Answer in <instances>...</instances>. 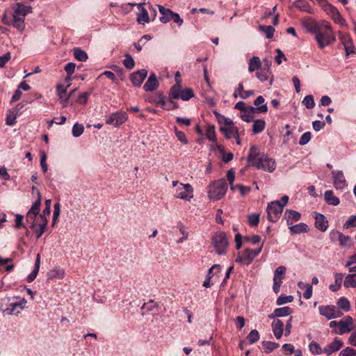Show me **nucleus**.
Returning a JSON list of instances; mask_svg holds the SVG:
<instances>
[{
    "label": "nucleus",
    "instance_id": "obj_1",
    "mask_svg": "<svg viewBox=\"0 0 356 356\" xmlns=\"http://www.w3.org/2000/svg\"><path fill=\"white\" fill-rule=\"evenodd\" d=\"M315 35V40L321 49H324L336 41V37L330 24L327 22H322L315 24L312 29Z\"/></svg>",
    "mask_w": 356,
    "mask_h": 356
},
{
    "label": "nucleus",
    "instance_id": "obj_2",
    "mask_svg": "<svg viewBox=\"0 0 356 356\" xmlns=\"http://www.w3.org/2000/svg\"><path fill=\"white\" fill-rule=\"evenodd\" d=\"M13 19L12 25L19 31H23L25 29V17L32 13V7L23 2H19L13 6Z\"/></svg>",
    "mask_w": 356,
    "mask_h": 356
},
{
    "label": "nucleus",
    "instance_id": "obj_3",
    "mask_svg": "<svg viewBox=\"0 0 356 356\" xmlns=\"http://www.w3.org/2000/svg\"><path fill=\"white\" fill-rule=\"evenodd\" d=\"M213 113L220 124L219 131L224 135L225 138L229 140L234 138L238 132V129L234 125L233 121L230 118L220 114L216 111H213Z\"/></svg>",
    "mask_w": 356,
    "mask_h": 356
},
{
    "label": "nucleus",
    "instance_id": "obj_4",
    "mask_svg": "<svg viewBox=\"0 0 356 356\" xmlns=\"http://www.w3.org/2000/svg\"><path fill=\"white\" fill-rule=\"evenodd\" d=\"M289 201V197L284 195L280 200L273 201L266 207L267 218L270 222H277L281 216L284 207Z\"/></svg>",
    "mask_w": 356,
    "mask_h": 356
},
{
    "label": "nucleus",
    "instance_id": "obj_5",
    "mask_svg": "<svg viewBox=\"0 0 356 356\" xmlns=\"http://www.w3.org/2000/svg\"><path fill=\"white\" fill-rule=\"evenodd\" d=\"M227 184L225 179H219L209 184L208 196L211 200H219L226 193Z\"/></svg>",
    "mask_w": 356,
    "mask_h": 356
},
{
    "label": "nucleus",
    "instance_id": "obj_6",
    "mask_svg": "<svg viewBox=\"0 0 356 356\" xmlns=\"http://www.w3.org/2000/svg\"><path fill=\"white\" fill-rule=\"evenodd\" d=\"M211 243L218 254L221 255L226 253L229 243L225 232L216 233L211 238Z\"/></svg>",
    "mask_w": 356,
    "mask_h": 356
},
{
    "label": "nucleus",
    "instance_id": "obj_7",
    "mask_svg": "<svg viewBox=\"0 0 356 356\" xmlns=\"http://www.w3.org/2000/svg\"><path fill=\"white\" fill-rule=\"evenodd\" d=\"M175 197L177 198L191 201L193 197V188L190 184H180L176 188Z\"/></svg>",
    "mask_w": 356,
    "mask_h": 356
},
{
    "label": "nucleus",
    "instance_id": "obj_8",
    "mask_svg": "<svg viewBox=\"0 0 356 356\" xmlns=\"http://www.w3.org/2000/svg\"><path fill=\"white\" fill-rule=\"evenodd\" d=\"M255 167L257 169H262L265 171L273 172L275 170L276 163L273 159L263 154L258 159L257 162L255 163Z\"/></svg>",
    "mask_w": 356,
    "mask_h": 356
},
{
    "label": "nucleus",
    "instance_id": "obj_9",
    "mask_svg": "<svg viewBox=\"0 0 356 356\" xmlns=\"http://www.w3.org/2000/svg\"><path fill=\"white\" fill-rule=\"evenodd\" d=\"M322 7L323 10L330 16V17L334 21L335 23L341 26L346 25L345 19L341 16L337 8L328 3L323 4Z\"/></svg>",
    "mask_w": 356,
    "mask_h": 356
},
{
    "label": "nucleus",
    "instance_id": "obj_10",
    "mask_svg": "<svg viewBox=\"0 0 356 356\" xmlns=\"http://www.w3.org/2000/svg\"><path fill=\"white\" fill-rule=\"evenodd\" d=\"M263 244L257 249L252 250L247 248L244 250L242 257H238L236 262L249 265L252 263L253 259L261 252Z\"/></svg>",
    "mask_w": 356,
    "mask_h": 356
},
{
    "label": "nucleus",
    "instance_id": "obj_11",
    "mask_svg": "<svg viewBox=\"0 0 356 356\" xmlns=\"http://www.w3.org/2000/svg\"><path fill=\"white\" fill-rule=\"evenodd\" d=\"M321 315L325 316L327 319L339 318L343 313L334 305H322L318 307Z\"/></svg>",
    "mask_w": 356,
    "mask_h": 356
},
{
    "label": "nucleus",
    "instance_id": "obj_12",
    "mask_svg": "<svg viewBox=\"0 0 356 356\" xmlns=\"http://www.w3.org/2000/svg\"><path fill=\"white\" fill-rule=\"evenodd\" d=\"M286 268L284 266L277 267L274 272L273 289L275 293H278L282 284V280L285 277Z\"/></svg>",
    "mask_w": 356,
    "mask_h": 356
},
{
    "label": "nucleus",
    "instance_id": "obj_13",
    "mask_svg": "<svg viewBox=\"0 0 356 356\" xmlns=\"http://www.w3.org/2000/svg\"><path fill=\"white\" fill-rule=\"evenodd\" d=\"M40 205L39 200H35L26 213V221L30 223L31 228H34L38 225V215L40 211Z\"/></svg>",
    "mask_w": 356,
    "mask_h": 356
},
{
    "label": "nucleus",
    "instance_id": "obj_14",
    "mask_svg": "<svg viewBox=\"0 0 356 356\" xmlns=\"http://www.w3.org/2000/svg\"><path fill=\"white\" fill-rule=\"evenodd\" d=\"M131 6H137L140 13L137 15V22L140 24H145L150 22V17H149L148 8L147 9L145 6H147V3H129Z\"/></svg>",
    "mask_w": 356,
    "mask_h": 356
},
{
    "label": "nucleus",
    "instance_id": "obj_15",
    "mask_svg": "<svg viewBox=\"0 0 356 356\" xmlns=\"http://www.w3.org/2000/svg\"><path fill=\"white\" fill-rule=\"evenodd\" d=\"M333 186L337 190H342L347 187V181L342 170H332Z\"/></svg>",
    "mask_w": 356,
    "mask_h": 356
},
{
    "label": "nucleus",
    "instance_id": "obj_16",
    "mask_svg": "<svg viewBox=\"0 0 356 356\" xmlns=\"http://www.w3.org/2000/svg\"><path fill=\"white\" fill-rule=\"evenodd\" d=\"M127 120V115L125 112L118 111L108 116L106 120V123L107 124L118 127L124 123Z\"/></svg>",
    "mask_w": 356,
    "mask_h": 356
},
{
    "label": "nucleus",
    "instance_id": "obj_17",
    "mask_svg": "<svg viewBox=\"0 0 356 356\" xmlns=\"http://www.w3.org/2000/svg\"><path fill=\"white\" fill-rule=\"evenodd\" d=\"M353 320L350 316H346L339 321V331H333L336 334H343L350 332L353 329Z\"/></svg>",
    "mask_w": 356,
    "mask_h": 356
},
{
    "label": "nucleus",
    "instance_id": "obj_18",
    "mask_svg": "<svg viewBox=\"0 0 356 356\" xmlns=\"http://www.w3.org/2000/svg\"><path fill=\"white\" fill-rule=\"evenodd\" d=\"M26 302L23 298L19 302L10 303L8 307L3 309V312L6 315L18 314L25 307Z\"/></svg>",
    "mask_w": 356,
    "mask_h": 356
},
{
    "label": "nucleus",
    "instance_id": "obj_19",
    "mask_svg": "<svg viewBox=\"0 0 356 356\" xmlns=\"http://www.w3.org/2000/svg\"><path fill=\"white\" fill-rule=\"evenodd\" d=\"M147 76V71L145 69H141L132 73L130 76V80L134 86L140 87Z\"/></svg>",
    "mask_w": 356,
    "mask_h": 356
},
{
    "label": "nucleus",
    "instance_id": "obj_20",
    "mask_svg": "<svg viewBox=\"0 0 356 356\" xmlns=\"http://www.w3.org/2000/svg\"><path fill=\"white\" fill-rule=\"evenodd\" d=\"M159 11L161 14L159 21L163 24H166L171 21V17L173 15L174 12L169 8H166L161 5H156Z\"/></svg>",
    "mask_w": 356,
    "mask_h": 356
},
{
    "label": "nucleus",
    "instance_id": "obj_21",
    "mask_svg": "<svg viewBox=\"0 0 356 356\" xmlns=\"http://www.w3.org/2000/svg\"><path fill=\"white\" fill-rule=\"evenodd\" d=\"M315 227L321 232H325L328 227V221L323 214L315 213Z\"/></svg>",
    "mask_w": 356,
    "mask_h": 356
},
{
    "label": "nucleus",
    "instance_id": "obj_22",
    "mask_svg": "<svg viewBox=\"0 0 356 356\" xmlns=\"http://www.w3.org/2000/svg\"><path fill=\"white\" fill-rule=\"evenodd\" d=\"M343 346V342L338 338H335L334 340L330 344L327 345L324 349L323 353L327 355H330L332 353L338 351Z\"/></svg>",
    "mask_w": 356,
    "mask_h": 356
},
{
    "label": "nucleus",
    "instance_id": "obj_23",
    "mask_svg": "<svg viewBox=\"0 0 356 356\" xmlns=\"http://www.w3.org/2000/svg\"><path fill=\"white\" fill-rule=\"evenodd\" d=\"M159 86V82L155 74L152 73L148 77L147 81L143 86V89L146 92H152L157 89Z\"/></svg>",
    "mask_w": 356,
    "mask_h": 356
},
{
    "label": "nucleus",
    "instance_id": "obj_24",
    "mask_svg": "<svg viewBox=\"0 0 356 356\" xmlns=\"http://www.w3.org/2000/svg\"><path fill=\"white\" fill-rule=\"evenodd\" d=\"M150 103L155 104L157 106H160L164 109L171 110L172 107L166 106V99L161 93H156L154 95L149 97L148 100Z\"/></svg>",
    "mask_w": 356,
    "mask_h": 356
},
{
    "label": "nucleus",
    "instance_id": "obj_25",
    "mask_svg": "<svg viewBox=\"0 0 356 356\" xmlns=\"http://www.w3.org/2000/svg\"><path fill=\"white\" fill-rule=\"evenodd\" d=\"M272 330L276 339L282 337L284 331V323L281 320H274L272 323Z\"/></svg>",
    "mask_w": 356,
    "mask_h": 356
},
{
    "label": "nucleus",
    "instance_id": "obj_26",
    "mask_svg": "<svg viewBox=\"0 0 356 356\" xmlns=\"http://www.w3.org/2000/svg\"><path fill=\"white\" fill-rule=\"evenodd\" d=\"M301 215L298 211L286 209L285 211V218L288 225H291L294 222H297L300 219Z\"/></svg>",
    "mask_w": 356,
    "mask_h": 356
},
{
    "label": "nucleus",
    "instance_id": "obj_27",
    "mask_svg": "<svg viewBox=\"0 0 356 356\" xmlns=\"http://www.w3.org/2000/svg\"><path fill=\"white\" fill-rule=\"evenodd\" d=\"M259 148L253 145L250 148L249 154L248 156V161L250 165H252L255 167V163L257 162L259 156Z\"/></svg>",
    "mask_w": 356,
    "mask_h": 356
},
{
    "label": "nucleus",
    "instance_id": "obj_28",
    "mask_svg": "<svg viewBox=\"0 0 356 356\" xmlns=\"http://www.w3.org/2000/svg\"><path fill=\"white\" fill-rule=\"evenodd\" d=\"M341 43L343 45L346 56L355 53V47L350 37L343 36L341 38Z\"/></svg>",
    "mask_w": 356,
    "mask_h": 356
},
{
    "label": "nucleus",
    "instance_id": "obj_29",
    "mask_svg": "<svg viewBox=\"0 0 356 356\" xmlns=\"http://www.w3.org/2000/svg\"><path fill=\"white\" fill-rule=\"evenodd\" d=\"M47 276L48 280L63 279L65 276V270L60 267H56L50 270Z\"/></svg>",
    "mask_w": 356,
    "mask_h": 356
},
{
    "label": "nucleus",
    "instance_id": "obj_30",
    "mask_svg": "<svg viewBox=\"0 0 356 356\" xmlns=\"http://www.w3.org/2000/svg\"><path fill=\"white\" fill-rule=\"evenodd\" d=\"M289 230L291 234H298L301 233H307L308 227L304 222H300L294 225H289Z\"/></svg>",
    "mask_w": 356,
    "mask_h": 356
},
{
    "label": "nucleus",
    "instance_id": "obj_31",
    "mask_svg": "<svg viewBox=\"0 0 356 356\" xmlns=\"http://www.w3.org/2000/svg\"><path fill=\"white\" fill-rule=\"evenodd\" d=\"M325 201L330 205L337 206L340 203L339 199L334 195L332 190L326 191L324 193Z\"/></svg>",
    "mask_w": 356,
    "mask_h": 356
},
{
    "label": "nucleus",
    "instance_id": "obj_32",
    "mask_svg": "<svg viewBox=\"0 0 356 356\" xmlns=\"http://www.w3.org/2000/svg\"><path fill=\"white\" fill-rule=\"evenodd\" d=\"M40 254H38L35 261V266L33 271L28 275L26 280L28 282H32L37 277V275L38 273L39 269H40Z\"/></svg>",
    "mask_w": 356,
    "mask_h": 356
},
{
    "label": "nucleus",
    "instance_id": "obj_33",
    "mask_svg": "<svg viewBox=\"0 0 356 356\" xmlns=\"http://www.w3.org/2000/svg\"><path fill=\"white\" fill-rule=\"evenodd\" d=\"M345 288H356V273H350L345 277L343 282Z\"/></svg>",
    "mask_w": 356,
    "mask_h": 356
},
{
    "label": "nucleus",
    "instance_id": "obj_34",
    "mask_svg": "<svg viewBox=\"0 0 356 356\" xmlns=\"http://www.w3.org/2000/svg\"><path fill=\"white\" fill-rule=\"evenodd\" d=\"M331 236L332 238L337 237L341 246H346L350 239V236H345L338 231L332 232Z\"/></svg>",
    "mask_w": 356,
    "mask_h": 356
},
{
    "label": "nucleus",
    "instance_id": "obj_35",
    "mask_svg": "<svg viewBox=\"0 0 356 356\" xmlns=\"http://www.w3.org/2000/svg\"><path fill=\"white\" fill-rule=\"evenodd\" d=\"M253 124H252V132L254 134H257L259 133H261L264 131L266 126V122L264 120L259 119V120H253Z\"/></svg>",
    "mask_w": 356,
    "mask_h": 356
},
{
    "label": "nucleus",
    "instance_id": "obj_36",
    "mask_svg": "<svg viewBox=\"0 0 356 356\" xmlns=\"http://www.w3.org/2000/svg\"><path fill=\"white\" fill-rule=\"evenodd\" d=\"M337 309L340 311L342 309L345 312H348L350 309V301L345 297L340 298L337 302Z\"/></svg>",
    "mask_w": 356,
    "mask_h": 356
},
{
    "label": "nucleus",
    "instance_id": "obj_37",
    "mask_svg": "<svg viewBox=\"0 0 356 356\" xmlns=\"http://www.w3.org/2000/svg\"><path fill=\"white\" fill-rule=\"evenodd\" d=\"M245 111L251 115H253L255 113H266L268 111V106L266 104H262L261 106L258 107L247 106Z\"/></svg>",
    "mask_w": 356,
    "mask_h": 356
},
{
    "label": "nucleus",
    "instance_id": "obj_38",
    "mask_svg": "<svg viewBox=\"0 0 356 356\" xmlns=\"http://www.w3.org/2000/svg\"><path fill=\"white\" fill-rule=\"evenodd\" d=\"M266 353H270L279 347V343L272 341H264L261 343Z\"/></svg>",
    "mask_w": 356,
    "mask_h": 356
},
{
    "label": "nucleus",
    "instance_id": "obj_39",
    "mask_svg": "<svg viewBox=\"0 0 356 356\" xmlns=\"http://www.w3.org/2000/svg\"><path fill=\"white\" fill-rule=\"evenodd\" d=\"M261 60L259 57L254 56L249 61L248 70L252 72L261 67Z\"/></svg>",
    "mask_w": 356,
    "mask_h": 356
},
{
    "label": "nucleus",
    "instance_id": "obj_40",
    "mask_svg": "<svg viewBox=\"0 0 356 356\" xmlns=\"http://www.w3.org/2000/svg\"><path fill=\"white\" fill-rule=\"evenodd\" d=\"M206 138L213 143H216V136L215 127L213 125H208L205 131Z\"/></svg>",
    "mask_w": 356,
    "mask_h": 356
},
{
    "label": "nucleus",
    "instance_id": "obj_41",
    "mask_svg": "<svg viewBox=\"0 0 356 356\" xmlns=\"http://www.w3.org/2000/svg\"><path fill=\"white\" fill-rule=\"evenodd\" d=\"M292 313V309L285 306L275 309V315L277 317H284L290 315Z\"/></svg>",
    "mask_w": 356,
    "mask_h": 356
},
{
    "label": "nucleus",
    "instance_id": "obj_42",
    "mask_svg": "<svg viewBox=\"0 0 356 356\" xmlns=\"http://www.w3.org/2000/svg\"><path fill=\"white\" fill-rule=\"evenodd\" d=\"M74 56L76 60L81 62H84L88 58L86 52L79 48L74 49Z\"/></svg>",
    "mask_w": 356,
    "mask_h": 356
},
{
    "label": "nucleus",
    "instance_id": "obj_43",
    "mask_svg": "<svg viewBox=\"0 0 356 356\" xmlns=\"http://www.w3.org/2000/svg\"><path fill=\"white\" fill-rule=\"evenodd\" d=\"M33 231V232L36 235L37 239H39L42 234L46 231L47 227L45 222H38V227L37 225L34 228H31Z\"/></svg>",
    "mask_w": 356,
    "mask_h": 356
},
{
    "label": "nucleus",
    "instance_id": "obj_44",
    "mask_svg": "<svg viewBox=\"0 0 356 356\" xmlns=\"http://www.w3.org/2000/svg\"><path fill=\"white\" fill-rule=\"evenodd\" d=\"M298 285L300 289L306 288V290L303 293L304 298L307 300L311 298L312 296V286L309 285L308 284H305L302 282H299Z\"/></svg>",
    "mask_w": 356,
    "mask_h": 356
},
{
    "label": "nucleus",
    "instance_id": "obj_45",
    "mask_svg": "<svg viewBox=\"0 0 356 356\" xmlns=\"http://www.w3.org/2000/svg\"><path fill=\"white\" fill-rule=\"evenodd\" d=\"M194 97V92L191 88L181 89L179 98L183 101H188Z\"/></svg>",
    "mask_w": 356,
    "mask_h": 356
},
{
    "label": "nucleus",
    "instance_id": "obj_46",
    "mask_svg": "<svg viewBox=\"0 0 356 356\" xmlns=\"http://www.w3.org/2000/svg\"><path fill=\"white\" fill-rule=\"evenodd\" d=\"M270 74V70H268V69L262 68L260 70V71H258L256 73V76L261 81H265L268 79Z\"/></svg>",
    "mask_w": 356,
    "mask_h": 356
},
{
    "label": "nucleus",
    "instance_id": "obj_47",
    "mask_svg": "<svg viewBox=\"0 0 356 356\" xmlns=\"http://www.w3.org/2000/svg\"><path fill=\"white\" fill-rule=\"evenodd\" d=\"M259 30L265 33L268 39L273 37L275 29L272 26H259Z\"/></svg>",
    "mask_w": 356,
    "mask_h": 356
},
{
    "label": "nucleus",
    "instance_id": "obj_48",
    "mask_svg": "<svg viewBox=\"0 0 356 356\" xmlns=\"http://www.w3.org/2000/svg\"><path fill=\"white\" fill-rule=\"evenodd\" d=\"M247 339L250 344L254 343L259 339V334L257 330H252L247 336Z\"/></svg>",
    "mask_w": 356,
    "mask_h": 356
},
{
    "label": "nucleus",
    "instance_id": "obj_49",
    "mask_svg": "<svg viewBox=\"0 0 356 356\" xmlns=\"http://www.w3.org/2000/svg\"><path fill=\"white\" fill-rule=\"evenodd\" d=\"M302 104L308 109L313 108L315 106L313 96L311 95L305 96L302 100Z\"/></svg>",
    "mask_w": 356,
    "mask_h": 356
},
{
    "label": "nucleus",
    "instance_id": "obj_50",
    "mask_svg": "<svg viewBox=\"0 0 356 356\" xmlns=\"http://www.w3.org/2000/svg\"><path fill=\"white\" fill-rule=\"evenodd\" d=\"M293 300V297L292 296H286L284 294H282L280 296L277 300L276 304L277 305H282L286 303L291 302Z\"/></svg>",
    "mask_w": 356,
    "mask_h": 356
},
{
    "label": "nucleus",
    "instance_id": "obj_51",
    "mask_svg": "<svg viewBox=\"0 0 356 356\" xmlns=\"http://www.w3.org/2000/svg\"><path fill=\"white\" fill-rule=\"evenodd\" d=\"M84 131V127L81 124L76 123L74 124L72 127V135L74 137H79L80 136Z\"/></svg>",
    "mask_w": 356,
    "mask_h": 356
},
{
    "label": "nucleus",
    "instance_id": "obj_52",
    "mask_svg": "<svg viewBox=\"0 0 356 356\" xmlns=\"http://www.w3.org/2000/svg\"><path fill=\"white\" fill-rule=\"evenodd\" d=\"M181 85L180 83H177L176 86H174L170 89V96L172 99H179L181 93Z\"/></svg>",
    "mask_w": 356,
    "mask_h": 356
},
{
    "label": "nucleus",
    "instance_id": "obj_53",
    "mask_svg": "<svg viewBox=\"0 0 356 356\" xmlns=\"http://www.w3.org/2000/svg\"><path fill=\"white\" fill-rule=\"evenodd\" d=\"M309 348L312 353L316 355H320L323 352L320 345L316 341H312L309 345Z\"/></svg>",
    "mask_w": 356,
    "mask_h": 356
},
{
    "label": "nucleus",
    "instance_id": "obj_54",
    "mask_svg": "<svg viewBox=\"0 0 356 356\" xmlns=\"http://www.w3.org/2000/svg\"><path fill=\"white\" fill-rule=\"evenodd\" d=\"M123 65L129 70H131L134 67L135 62L133 58L129 54L125 55V58L123 60Z\"/></svg>",
    "mask_w": 356,
    "mask_h": 356
},
{
    "label": "nucleus",
    "instance_id": "obj_55",
    "mask_svg": "<svg viewBox=\"0 0 356 356\" xmlns=\"http://www.w3.org/2000/svg\"><path fill=\"white\" fill-rule=\"evenodd\" d=\"M248 222L250 226H257L259 222V214L252 213L248 216Z\"/></svg>",
    "mask_w": 356,
    "mask_h": 356
},
{
    "label": "nucleus",
    "instance_id": "obj_56",
    "mask_svg": "<svg viewBox=\"0 0 356 356\" xmlns=\"http://www.w3.org/2000/svg\"><path fill=\"white\" fill-rule=\"evenodd\" d=\"M75 67H76V64L74 63H68L65 65L64 70H65V72H67V74L68 75L66 78V79L68 81H70V79H71L70 76L74 72Z\"/></svg>",
    "mask_w": 356,
    "mask_h": 356
},
{
    "label": "nucleus",
    "instance_id": "obj_57",
    "mask_svg": "<svg viewBox=\"0 0 356 356\" xmlns=\"http://www.w3.org/2000/svg\"><path fill=\"white\" fill-rule=\"evenodd\" d=\"M60 212V205L58 202L54 204L52 218V226L57 222Z\"/></svg>",
    "mask_w": 356,
    "mask_h": 356
},
{
    "label": "nucleus",
    "instance_id": "obj_58",
    "mask_svg": "<svg viewBox=\"0 0 356 356\" xmlns=\"http://www.w3.org/2000/svg\"><path fill=\"white\" fill-rule=\"evenodd\" d=\"M70 84H68L66 87H64L62 85H58L56 87L58 95L60 99V102L67 97V95H65L67 88H69Z\"/></svg>",
    "mask_w": 356,
    "mask_h": 356
},
{
    "label": "nucleus",
    "instance_id": "obj_59",
    "mask_svg": "<svg viewBox=\"0 0 356 356\" xmlns=\"http://www.w3.org/2000/svg\"><path fill=\"white\" fill-rule=\"evenodd\" d=\"M179 229L183 236L177 241V243H182L188 238V233L186 232L184 225L181 222L179 224Z\"/></svg>",
    "mask_w": 356,
    "mask_h": 356
},
{
    "label": "nucleus",
    "instance_id": "obj_60",
    "mask_svg": "<svg viewBox=\"0 0 356 356\" xmlns=\"http://www.w3.org/2000/svg\"><path fill=\"white\" fill-rule=\"evenodd\" d=\"M156 5L154 6L151 3H147V8L149 13V17H150V20L154 21L156 18L157 12H156Z\"/></svg>",
    "mask_w": 356,
    "mask_h": 356
},
{
    "label": "nucleus",
    "instance_id": "obj_61",
    "mask_svg": "<svg viewBox=\"0 0 356 356\" xmlns=\"http://www.w3.org/2000/svg\"><path fill=\"white\" fill-rule=\"evenodd\" d=\"M6 123L8 126H13L16 123V114L14 111H9L7 114Z\"/></svg>",
    "mask_w": 356,
    "mask_h": 356
},
{
    "label": "nucleus",
    "instance_id": "obj_62",
    "mask_svg": "<svg viewBox=\"0 0 356 356\" xmlns=\"http://www.w3.org/2000/svg\"><path fill=\"white\" fill-rule=\"evenodd\" d=\"M356 227V216H351L344 223L343 228Z\"/></svg>",
    "mask_w": 356,
    "mask_h": 356
},
{
    "label": "nucleus",
    "instance_id": "obj_63",
    "mask_svg": "<svg viewBox=\"0 0 356 356\" xmlns=\"http://www.w3.org/2000/svg\"><path fill=\"white\" fill-rule=\"evenodd\" d=\"M311 138H312L311 132L307 131V132L304 133L300 138L299 144L300 145H305L307 144L309 142V140H311Z\"/></svg>",
    "mask_w": 356,
    "mask_h": 356
},
{
    "label": "nucleus",
    "instance_id": "obj_64",
    "mask_svg": "<svg viewBox=\"0 0 356 356\" xmlns=\"http://www.w3.org/2000/svg\"><path fill=\"white\" fill-rule=\"evenodd\" d=\"M339 356H356V350L346 347L340 352Z\"/></svg>",
    "mask_w": 356,
    "mask_h": 356
}]
</instances>
